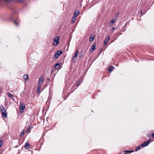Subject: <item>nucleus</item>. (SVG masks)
<instances>
[{
	"label": "nucleus",
	"mask_w": 154,
	"mask_h": 154,
	"mask_svg": "<svg viewBox=\"0 0 154 154\" xmlns=\"http://www.w3.org/2000/svg\"><path fill=\"white\" fill-rule=\"evenodd\" d=\"M0 110L2 112V116L3 117L5 118H7V115L6 113V111L3 106L2 105L1 106Z\"/></svg>",
	"instance_id": "obj_1"
},
{
	"label": "nucleus",
	"mask_w": 154,
	"mask_h": 154,
	"mask_svg": "<svg viewBox=\"0 0 154 154\" xmlns=\"http://www.w3.org/2000/svg\"><path fill=\"white\" fill-rule=\"evenodd\" d=\"M79 52L78 50H77L76 51L72 58V60L75 62L77 58L78 57V55Z\"/></svg>",
	"instance_id": "obj_2"
},
{
	"label": "nucleus",
	"mask_w": 154,
	"mask_h": 154,
	"mask_svg": "<svg viewBox=\"0 0 154 154\" xmlns=\"http://www.w3.org/2000/svg\"><path fill=\"white\" fill-rule=\"evenodd\" d=\"M63 52L60 50L56 52L55 53L54 55V58H57L59 57V56Z\"/></svg>",
	"instance_id": "obj_3"
},
{
	"label": "nucleus",
	"mask_w": 154,
	"mask_h": 154,
	"mask_svg": "<svg viewBox=\"0 0 154 154\" xmlns=\"http://www.w3.org/2000/svg\"><path fill=\"white\" fill-rule=\"evenodd\" d=\"M151 140L150 139H149L148 141H145L143 143H142L141 146L142 147H145L148 146L149 143L150 142Z\"/></svg>",
	"instance_id": "obj_4"
},
{
	"label": "nucleus",
	"mask_w": 154,
	"mask_h": 154,
	"mask_svg": "<svg viewBox=\"0 0 154 154\" xmlns=\"http://www.w3.org/2000/svg\"><path fill=\"white\" fill-rule=\"evenodd\" d=\"M59 37H56L54 39V41L56 42V44L54 43L53 45L55 46H57L59 43Z\"/></svg>",
	"instance_id": "obj_5"
},
{
	"label": "nucleus",
	"mask_w": 154,
	"mask_h": 154,
	"mask_svg": "<svg viewBox=\"0 0 154 154\" xmlns=\"http://www.w3.org/2000/svg\"><path fill=\"white\" fill-rule=\"evenodd\" d=\"M96 46V44L95 43H94L91 46V49L90 51V52L91 53L94 51L95 49Z\"/></svg>",
	"instance_id": "obj_6"
},
{
	"label": "nucleus",
	"mask_w": 154,
	"mask_h": 154,
	"mask_svg": "<svg viewBox=\"0 0 154 154\" xmlns=\"http://www.w3.org/2000/svg\"><path fill=\"white\" fill-rule=\"evenodd\" d=\"M5 2L13 1L15 2H23V0H4Z\"/></svg>",
	"instance_id": "obj_7"
},
{
	"label": "nucleus",
	"mask_w": 154,
	"mask_h": 154,
	"mask_svg": "<svg viewBox=\"0 0 154 154\" xmlns=\"http://www.w3.org/2000/svg\"><path fill=\"white\" fill-rule=\"evenodd\" d=\"M25 108V106L24 104L23 103H21L19 108L21 110H24Z\"/></svg>",
	"instance_id": "obj_8"
},
{
	"label": "nucleus",
	"mask_w": 154,
	"mask_h": 154,
	"mask_svg": "<svg viewBox=\"0 0 154 154\" xmlns=\"http://www.w3.org/2000/svg\"><path fill=\"white\" fill-rule=\"evenodd\" d=\"M30 145L29 144L28 142H26L25 144L24 147L26 149H28L30 148Z\"/></svg>",
	"instance_id": "obj_9"
},
{
	"label": "nucleus",
	"mask_w": 154,
	"mask_h": 154,
	"mask_svg": "<svg viewBox=\"0 0 154 154\" xmlns=\"http://www.w3.org/2000/svg\"><path fill=\"white\" fill-rule=\"evenodd\" d=\"M110 39V37L109 36H108V38L106 39L103 42V43L104 45H106L107 44V42L109 41Z\"/></svg>",
	"instance_id": "obj_10"
},
{
	"label": "nucleus",
	"mask_w": 154,
	"mask_h": 154,
	"mask_svg": "<svg viewBox=\"0 0 154 154\" xmlns=\"http://www.w3.org/2000/svg\"><path fill=\"white\" fill-rule=\"evenodd\" d=\"M62 64L61 63H56L54 66V68L55 69H58L59 68L60 66Z\"/></svg>",
	"instance_id": "obj_11"
},
{
	"label": "nucleus",
	"mask_w": 154,
	"mask_h": 154,
	"mask_svg": "<svg viewBox=\"0 0 154 154\" xmlns=\"http://www.w3.org/2000/svg\"><path fill=\"white\" fill-rule=\"evenodd\" d=\"M94 35H90L89 41L91 42H92L94 40Z\"/></svg>",
	"instance_id": "obj_12"
},
{
	"label": "nucleus",
	"mask_w": 154,
	"mask_h": 154,
	"mask_svg": "<svg viewBox=\"0 0 154 154\" xmlns=\"http://www.w3.org/2000/svg\"><path fill=\"white\" fill-rule=\"evenodd\" d=\"M114 67L113 66H109L108 68V70L109 72H111L113 69Z\"/></svg>",
	"instance_id": "obj_13"
},
{
	"label": "nucleus",
	"mask_w": 154,
	"mask_h": 154,
	"mask_svg": "<svg viewBox=\"0 0 154 154\" xmlns=\"http://www.w3.org/2000/svg\"><path fill=\"white\" fill-rule=\"evenodd\" d=\"M19 20L18 19H17V20H14V23L17 26L19 25Z\"/></svg>",
	"instance_id": "obj_14"
},
{
	"label": "nucleus",
	"mask_w": 154,
	"mask_h": 154,
	"mask_svg": "<svg viewBox=\"0 0 154 154\" xmlns=\"http://www.w3.org/2000/svg\"><path fill=\"white\" fill-rule=\"evenodd\" d=\"M41 87L39 85H38L37 89V94L40 93V91L41 89Z\"/></svg>",
	"instance_id": "obj_15"
},
{
	"label": "nucleus",
	"mask_w": 154,
	"mask_h": 154,
	"mask_svg": "<svg viewBox=\"0 0 154 154\" xmlns=\"http://www.w3.org/2000/svg\"><path fill=\"white\" fill-rule=\"evenodd\" d=\"M119 15V13H117V14H115L113 17V19H114L115 20H116L118 18Z\"/></svg>",
	"instance_id": "obj_16"
},
{
	"label": "nucleus",
	"mask_w": 154,
	"mask_h": 154,
	"mask_svg": "<svg viewBox=\"0 0 154 154\" xmlns=\"http://www.w3.org/2000/svg\"><path fill=\"white\" fill-rule=\"evenodd\" d=\"M23 78L24 79L27 80L28 79V75L27 74H25L23 75Z\"/></svg>",
	"instance_id": "obj_17"
},
{
	"label": "nucleus",
	"mask_w": 154,
	"mask_h": 154,
	"mask_svg": "<svg viewBox=\"0 0 154 154\" xmlns=\"http://www.w3.org/2000/svg\"><path fill=\"white\" fill-rule=\"evenodd\" d=\"M79 14V11H75L74 13V16L77 17Z\"/></svg>",
	"instance_id": "obj_18"
},
{
	"label": "nucleus",
	"mask_w": 154,
	"mask_h": 154,
	"mask_svg": "<svg viewBox=\"0 0 154 154\" xmlns=\"http://www.w3.org/2000/svg\"><path fill=\"white\" fill-rule=\"evenodd\" d=\"M8 96L10 97H14V96L10 92H8L7 93Z\"/></svg>",
	"instance_id": "obj_19"
},
{
	"label": "nucleus",
	"mask_w": 154,
	"mask_h": 154,
	"mask_svg": "<svg viewBox=\"0 0 154 154\" xmlns=\"http://www.w3.org/2000/svg\"><path fill=\"white\" fill-rule=\"evenodd\" d=\"M127 25V23H126L124 25V27H122V32H124L125 30V29H126V27Z\"/></svg>",
	"instance_id": "obj_20"
},
{
	"label": "nucleus",
	"mask_w": 154,
	"mask_h": 154,
	"mask_svg": "<svg viewBox=\"0 0 154 154\" xmlns=\"http://www.w3.org/2000/svg\"><path fill=\"white\" fill-rule=\"evenodd\" d=\"M24 132L25 131L24 130H23L21 131V133L20 136V137H22L23 136L24 134Z\"/></svg>",
	"instance_id": "obj_21"
},
{
	"label": "nucleus",
	"mask_w": 154,
	"mask_h": 154,
	"mask_svg": "<svg viewBox=\"0 0 154 154\" xmlns=\"http://www.w3.org/2000/svg\"><path fill=\"white\" fill-rule=\"evenodd\" d=\"M141 146V145L140 146H139L137 147L135 149V151H137L139 150L140 149V147Z\"/></svg>",
	"instance_id": "obj_22"
},
{
	"label": "nucleus",
	"mask_w": 154,
	"mask_h": 154,
	"mask_svg": "<svg viewBox=\"0 0 154 154\" xmlns=\"http://www.w3.org/2000/svg\"><path fill=\"white\" fill-rule=\"evenodd\" d=\"M44 80V79L42 77H40L39 78L38 80V81L41 82H42Z\"/></svg>",
	"instance_id": "obj_23"
},
{
	"label": "nucleus",
	"mask_w": 154,
	"mask_h": 154,
	"mask_svg": "<svg viewBox=\"0 0 154 154\" xmlns=\"http://www.w3.org/2000/svg\"><path fill=\"white\" fill-rule=\"evenodd\" d=\"M3 141L2 140H0V148L2 147L3 144Z\"/></svg>",
	"instance_id": "obj_24"
},
{
	"label": "nucleus",
	"mask_w": 154,
	"mask_h": 154,
	"mask_svg": "<svg viewBox=\"0 0 154 154\" xmlns=\"http://www.w3.org/2000/svg\"><path fill=\"white\" fill-rule=\"evenodd\" d=\"M31 127H32V126H31V125H30V126H28V128H27V131H26V132L27 133V132L31 128Z\"/></svg>",
	"instance_id": "obj_25"
},
{
	"label": "nucleus",
	"mask_w": 154,
	"mask_h": 154,
	"mask_svg": "<svg viewBox=\"0 0 154 154\" xmlns=\"http://www.w3.org/2000/svg\"><path fill=\"white\" fill-rule=\"evenodd\" d=\"M134 151L133 150H125V152H129L130 153H131L132 152H133Z\"/></svg>",
	"instance_id": "obj_26"
},
{
	"label": "nucleus",
	"mask_w": 154,
	"mask_h": 154,
	"mask_svg": "<svg viewBox=\"0 0 154 154\" xmlns=\"http://www.w3.org/2000/svg\"><path fill=\"white\" fill-rule=\"evenodd\" d=\"M81 83V82L80 81H78L77 82L76 85H79Z\"/></svg>",
	"instance_id": "obj_27"
},
{
	"label": "nucleus",
	"mask_w": 154,
	"mask_h": 154,
	"mask_svg": "<svg viewBox=\"0 0 154 154\" xmlns=\"http://www.w3.org/2000/svg\"><path fill=\"white\" fill-rule=\"evenodd\" d=\"M42 84H43L42 82L38 81V85H39L41 86Z\"/></svg>",
	"instance_id": "obj_28"
},
{
	"label": "nucleus",
	"mask_w": 154,
	"mask_h": 154,
	"mask_svg": "<svg viewBox=\"0 0 154 154\" xmlns=\"http://www.w3.org/2000/svg\"><path fill=\"white\" fill-rule=\"evenodd\" d=\"M116 20L113 19L111 21V23H114Z\"/></svg>",
	"instance_id": "obj_29"
},
{
	"label": "nucleus",
	"mask_w": 154,
	"mask_h": 154,
	"mask_svg": "<svg viewBox=\"0 0 154 154\" xmlns=\"http://www.w3.org/2000/svg\"><path fill=\"white\" fill-rule=\"evenodd\" d=\"M116 28L115 27H112L111 31H113L114 30L116 29Z\"/></svg>",
	"instance_id": "obj_30"
},
{
	"label": "nucleus",
	"mask_w": 154,
	"mask_h": 154,
	"mask_svg": "<svg viewBox=\"0 0 154 154\" xmlns=\"http://www.w3.org/2000/svg\"><path fill=\"white\" fill-rule=\"evenodd\" d=\"M76 19V17L75 16H73L72 18V20H75Z\"/></svg>",
	"instance_id": "obj_31"
},
{
	"label": "nucleus",
	"mask_w": 154,
	"mask_h": 154,
	"mask_svg": "<svg viewBox=\"0 0 154 154\" xmlns=\"http://www.w3.org/2000/svg\"><path fill=\"white\" fill-rule=\"evenodd\" d=\"M151 136H152V137H154V133H153L152 134Z\"/></svg>",
	"instance_id": "obj_32"
},
{
	"label": "nucleus",
	"mask_w": 154,
	"mask_h": 154,
	"mask_svg": "<svg viewBox=\"0 0 154 154\" xmlns=\"http://www.w3.org/2000/svg\"><path fill=\"white\" fill-rule=\"evenodd\" d=\"M75 21L74 20H72V21H71V23H73Z\"/></svg>",
	"instance_id": "obj_33"
},
{
	"label": "nucleus",
	"mask_w": 154,
	"mask_h": 154,
	"mask_svg": "<svg viewBox=\"0 0 154 154\" xmlns=\"http://www.w3.org/2000/svg\"><path fill=\"white\" fill-rule=\"evenodd\" d=\"M82 54H79V57L80 58H81V57H82Z\"/></svg>",
	"instance_id": "obj_34"
},
{
	"label": "nucleus",
	"mask_w": 154,
	"mask_h": 154,
	"mask_svg": "<svg viewBox=\"0 0 154 154\" xmlns=\"http://www.w3.org/2000/svg\"><path fill=\"white\" fill-rule=\"evenodd\" d=\"M119 36V35H118L117 36H116V39Z\"/></svg>",
	"instance_id": "obj_35"
},
{
	"label": "nucleus",
	"mask_w": 154,
	"mask_h": 154,
	"mask_svg": "<svg viewBox=\"0 0 154 154\" xmlns=\"http://www.w3.org/2000/svg\"><path fill=\"white\" fill-rule=\"evenodd\" d=\"M102 50V49H101L100 50V53L101 52Z\"/></svg>",
	"instance_id": "obj_36"
},
{
	"label": "nucleus",
	"mask_w": 154,
	"mask_h": 154,
	"mask_svg": "<svg viewBox=\"0 0 154 154\" xmlns=\"http://www.w3.org/2000/svg\"><path fill=\"white\" fill-rule=\"evenodd\" d=\"M122 34V33H119V35H121Z\"/></svg>",
	"instance_id": "obj_37"
},
{
	"label": "nucleus",
	"mask_w": 154,
	"mask_h": 154,
	"mask_svg": "<svg viewBox=\"0 0 154 154\" xmlns=\"http://www.w3.org/2000/svg\"><path fill=\"white\" fill-rule=\"evenodd\" d=\"M48 80H50V78H48Z\"/></svg>",
	"instance_id": "obj_38"
},
{
	"label": "nucleus",
	"mask_w": 154,
	"mask_h": 154,
	"mask_svg": "<svg viewBox=\"0 0 154 154\" xmlns=\"http://www.w3.org/2000/svg\"><path fill=\"white\" fill-rule=\"evenodd\" d=\"M142 13V11H141V13Z\"/></svg>",
	"instance_id": "obj_39"
}]
</instances>
